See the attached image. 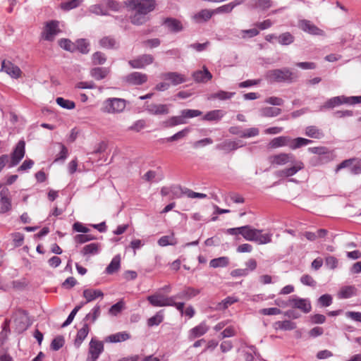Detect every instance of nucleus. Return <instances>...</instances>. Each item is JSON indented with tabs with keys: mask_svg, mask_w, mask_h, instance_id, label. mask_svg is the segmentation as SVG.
I'll return each instance as SVG.
<instances>
[{
	"mask_svg": "<svg viewBox=\"0 0 361 361\" xmlns=\"http://www.w3.org/2000/svg\"><path fill=\"white\" fill-rule=\"evenodd\" d=\"M154 57L150 54H143L135 59L129 61L128 63L133 68H144L152 63Z\"/></svg>",
	"mask_w": 361,
	"mask_h": 361,
	"instance_id": "nucleus-15",
	"label": "nucleus"
},
{
	"mask_svg": "<svg viewBox=\"0 0 361 361\" xmlns=\"http://www.w3.org/2000/svg\"><path fill=\"white\" fill-rule=\"evenodd\" d=\"M238 299L234 296H228L223 300L221 302H219L216 307L218 310H224L228 308L230 305L238 302Z\"/></svg>",
	"mask_w": 361,
	"mask_h": 361,
	"instance_id": "nucleus-38",
	"label": "nucleus"
},
{
	"mask_svg": "<svg viewBox=\"0 0 361 361\" xmlns=\"http://www.w3.org/2000/svg\"><path fill=\"white\" fill-rule=\"evenodd\" d=\"M90 11L92 13L99 16H107L109 13L104 4V0L99 4H96L90 6Z\"/></svg>",
	"mask_w": 361,
	"mask_h": 361,
	"instance_id": "nucleus-41",
	"label": "nucleus"
},
{
	"mask_svg": "<svg viewBox=\"0 0 361 361\" xmlns=\"http://www.w3.org/2000/svg\"><path fill=\"white\" fill-rule=\"evenodd\" d=\"M121 259L119 256H115L110 264L106 268V272L109 274H111L117 271L120 268Z\"/></svg>",
	"mask_w": 361,
	"mask_h": 361,
	"instance_id": "nucleus-39",
	"label": "nucleus"
},
{
	"mask_svg": "<svg viewBox=\"0 0 361 361\" xmlns=\"http://www.w3.org/2000/svg\"><path fill=\"white\" fill-rule=\"evenodd\" d=\"M56 102L58 105L66 109H73L75 107V104L74 102L65 99L63 97H57Z\"/></svg>",
	"mask_w": 361,
	"mask_h": 361,
	"instance_id": "nucleus-45",
	"label": "nucleus"
},
{
	"mask_svg": "<svg viewBox=\"0 0 361 361\" xmlns=\"http://www.w3.org/2000/svg\"><path fill=\"white\" fill-rule=\"evenodd\" d=\"M161 79L168 81L171 85H176L180 82V77L176 73H162L160 76Z\"/></svg>",
	"mask_w": 361,
	"mask_h": 361,
	"instance_id": "nucleus-30",
	"label": "nucleus"
},
{
	"mask_svg": "<svg viewBox=\"0 0 361 361\" xmlns=\"http://www.w3.org/2000/svg\"><path fill=\"white\" fill-rule=\"evenodd\" d=\"M99 44L103 48L114 49L116 48L117 43L113 37H104L100 39Z\"/></svg>",
	"mask_w": 361,
	"mask_h": 361,
	"instance_id": "nucleus-43",
	"label": "nucleus"
},
{
	"mask_svg": "<svg viewBox=\"0 0 361 361\" xmlns=\"http://www.w3.org/2000/svg\"><path fill=\"white\" fill-rule=\"evenodd\" d=\"M101 310L99 305L94 306L90 311V313L86 314L85 317L83 322L87 323V322L90 321L92 323H94L97 318L100 316Z\"/></svg>",
	"mask_w": 361,
	"mask_h": 361,
	"instance_id": "nucleus-33",
	"label": "nucleus"
},
{
	"mask_svg": "<svg viewBox=\"0 0 361 361\" xmlns=\"http://www.w3.org/2000/svg\"><path fill=\"white\" fill-rule=\"evenodd\" d=\"M274 328L276 330L281 329L284 331L293 330L296 328V324L290 320L278 321L274 324Z\"/></svg>",
	"mask_w": 361,
	"mask_h": 361,
	"instance_id": "nucleus-28",
	"label": "nucleus"
},
{
	"mask_svg": "<svg viewBox=\"0 0 361 361\" xmlns=\"http://www.w3.org/2000/svg\"><path fill=\"white\" fill-rule=\"evenodd\" d=\"M83 296L86 299V302H90L97 298H102L104 293L98 289H85L83 290Z\"/></svg>",
	"mask_w": 361,
	"mask_h": 361,
	"instance_id": "nucleus-26",
	"label": "nucleus"
},
{
	"mask_svg": "<svg viewBox=\"0 0 361 361\" xmlns=\"http://www.w3.org/2000/svg\"><path fill=\"white\" fill-rule=\"evenodd\" d=\"M295 158V155L292 153L281 152L269 156L268 160L271 166H283L293 161Z\"/></svg>",
	"mask_w": 361,
	"mask_h": 361,
	"instance_id": "nucleus-9",
	"label": "nucleus"
},
{
	"mask_svg": "<svg viewBox=\"0 0 361 361\" xmlns=\"http://www.w3.org/2000/svg\"><path fill=\"white\" fill-rule=\"evenodd\" d=\"M99 250V243H90L83 247L81 254L83 255H97Z\"/></svg>",
	"mask_w": 361,
	"mask_h": 361,
	"instance_id": "nucleus-32",
	"label": "nucleus"
},
{
	"mask_svg": "<svg viewBox=\"0 0 361 361\" xmlns=\"http://www.w3.org/2000/svg\"><path fill=\"white\" fill-rule=\"evenodd\" d=\"M104 4L106 9L109 8L113 11H118L122 7L121 4L115 0H104Z\"/></svg>",
	"mask_w": 361,
	"mask_h": 361,
	"instance_id": "nucleus-55",
	"label": "nucleus"
},
{
	"mask_svg": "<svg viewBox=\"0 0 361 361\" xmlns=\"http://www.w3.org/2000/svg\"><path fill=\"white\" fill-rule=\"evenodd\" d=\"M94 239L95 238L93 235L87 233L78 234L74 237V241L78 244H82Z\"/></svg>",
	"mask_w": 361,
	"mask_h": 361,
	"instance_id": "nucleus-56",
	"label": "nucleus"
},
{
	"mask_svg": "<svg viewBox=\"0 0 361 361\" xmlns=\"http://www.w3.org/2000/svg\"><path fill=\"white\" fill-rule=\"evenodd\" d=\"M75 50L78 49L82 54H87L90 51L89 43L85 39H79L75 43Z\"/></svg>",
	"mask_w": 361,
	"mask_h": 361,
	"instance_id": "nucleus-44",
	"label": "nucleus"
},
{
	"mask_svg": "<svg viewBox=\"0 0 361 361\" xmlns=\"http://www.w3.org/2000/svg\"><path fill=\"white\" fill-rule=\"evenodd\" d=\"M300 282L307 286L315 287L317 285L316 281L308 274H304L300 278Z\"/></svg>",
	"mask_w": 361,
	"mask_h": 361,
	"instance_id": "nucleus-60",
	"label": "nucleus"
},
{
	"mask_svg": "<svg viewBox=\"0 0 361 361\" xmlns=\"http://www.w3.org/2000/svg\"><path fill=\"white\" fill-rule=\"evenodd\" d=\"M11 209V200L8 188H3L0 192V214H4Z\"/></svg>",
	"mask_w": 361,
	"mask_h": 361,
	"instance_id": "nucleus-14",
	"label": "nucleus"
},
{
	"mask_svg": "<svg viewBox=\"0 0 361 361\" xmlns=\"http://www.w3.org/2000/svg\"><path fill=\"white\" fill-rule=\"evenodd\" d=\"M361 103L360 96L346 97L336 96L327 99L321 106L320 110L331 109L342 104L355 105Z\"/></svg>",
	"mask_w": 361,
	"mask_h": 361,
	"instance_id": "nucleus-3",
	"label": "nucleus"
},
{
	"mask_svg": "<svg viewBox=\"0 0 361 361\" xmlns=\"http://www.w3.org/2000/svg\"><path fill=\"white\" fill-rule=\"evenodd\" d=\"M124 308V302L122 300L118 301L112 305L109 310V314L112 316L118 315Z\"/></svg>",
	"mask_w": 361,
	"mask_h": 361,
	"instance_id": "nucleus-53",
	"label": "nucleus"
},
{
	"mask_svg": "<svg viewBox=\"0 0 361 361\" xmlns=\"http://www.w3.org/2000/svg\"><path fill=\"white\" fill-rule=\"evenodd\" d=\"M59 32V21L51 20L46 23L42 32V37L45 40L53 41Z\"/></svg>",
	"mask_w": 361,
	"mask_h": 361,
	"instance_id": "nucleus-11",
	"label": "nucleus"
},
{
	"mask_svg": "<svg viewBox=\"0 0 361 361\" xmlns=\"http://www.w3.org/2000/svg\"><path fill=\"white\" fill-rule=\"evenodd\" d=\"M110 71L108 68L97 67L90 70V75L97 80L105 78Z\"/></svg>",
	"mask_w": 361,
	"mask_h": 361,
	"instance_id": "nucleus-25",
	"label": "nucleus"
},
{
	"mask_svg": "<svg viewBox=\"0 0 361 361\" xmlns=\"http://www.w3.org/2000/svg\"><path fill=\"white\" fill-rule=\"evenodd\" d=\"M224 112L222 110H212L207 112L203 117L206 121H219L224 116Z\"/></svg>",
	"mask_w": 361,
	"mask_h": 361,
	"instance_id": "nucleus-35",
	"label": "nucleus"
},
{
	"mask_svg": "<svg viewBox=\"0 0 361 361\" xmlns=\"http://www.w3.org/2000/svg\"><path fill=\"white\" fill-rule=\"evenodd\" d=\"M163 321L162 311H159L154 316L150 317L147 320V324L149 326H153L159 325Z\"/></svg>",
	"mask_w": 361,
	"mask_h": 361,
	"instance_id": "nucleus-54",
	"label": "nucleus"
},
{
	"mask_svg": "<svg viewBox=\"0 0 361 361\" xmlns=\"http://www.w3.org/2000/svg\"><path fill=\"white\" fill-rule=\"evenodd\" d=\"M126 101L121 98H108L102 103L101 110L106 114H119L124 111Z\"/></svg>",
	"mask_w": 361,
	"mask_h": 361,
	"instance_id": "nucleus-5",
	"label": "nucleus"
},
{
	"mask_svg": "<svg viewBox=\"0 0 361 361\" xmlns=\"http://www.w3.org/2000/svg\"><path fill=\"white\" fill-rule=\"evenodd\" d=\"M178 243L177 240L174 238L173 235H164L161 237L158 240V244L160 246H166L169 245H175Z\"/></svg>",
	"mask_w": 361,
	"mask_h": 361,
	"instance_id": "nucleus-48",
	"label": "nucleus"
},
{
	"mask_svg": "<svg viewBox=\"0 0 361 361\" xmlns=\"http://www.w3.org/2000/svg\"><path fill=\"white\" fill-rule=\"evenodd\" d=\"M130 338V335L125 332H118L114 334H111L106 337L105 341L109 343H118L125 341Z\"/></svg>",
	"mask_w": 361,
	"mask_h": 361,
	"instance_id": "nucleus-27",
	"label": "nucleus"
},
{
	"mask_svg": "<svg viewBox=\"0 0 361 361\" xmlns=\"http://www.w3.org/2000/svg\"><path fill=\"white\" fill-rule=\"evenodd\" d=\"M229 263V259L227 257H221L213 259L210 261L209 265L212 267H226Z\"/></svg>",
	"mask_w": 361,
	"mask_h": 361,
	"instance_id": "nucleus-42",
	"label": "nucleus"
},
{
	"mask_svg": "<svg viewBox=\"0 0 361 361\" xmlns=\"http://www.w3.org/2000/svg\"><path fill=\"white\" fill-rule=\"evenodd\" d=\"M135 13L131 16L130 21L133 24L140 25H142L146 22L147 18L145 13L137 12V11H133Z\"/></svg>",
	"mask_w": 361,
	"mask_h": 361,
	"instance_id": "nucleus-40",
	"label": "nucleus"
},
{
	"mask_svg": "<svg viewBox=\"0 0 361 361\" xmlns=\"http://www.w3.org/2000/svg\"><path fill=\"white\" fill-rule=\"evenodd\" d=\"M64 345V338L61 336H56L54 338L51 343V348L53 350H59Z\"/></svg>",
	"mask_w": 361,
	"mask_h": 361,
	"instance_id": "nucleus-57",
	"label": "nucleus"
},
{
	"mask_svg": "<svg viewBox=\"0 0 361 361\" xmlns=\"http://www.w3.org/2000/svg\"><path fill=\"white\" fill-rule=\"evenodd\" d=\"M199 293L200 290L191 287H185L182 290V298L188 300L196 296Z\"/></svg>",
	"mask_w": 361,
	"mask_h": 361,
	"instance_id": "nucleus-49",
	"label": "nucleus"
},
{
	"mask_svg": "<svg viewBox=\"0 0 361 361\" xmlns=\"http://www.w3.org/2000/svg\"><path fill=\"white\" fill-rule=\"evenodd\" d=\"M209 330L208 326L205 322H202L199 325L195 326L190 331L189 338L192 340L205 334Z\"/></svg>",
	"mask_w": 361,
	"mask_h": 361,
	"instance_id": "nucleus-21",
	"label": "nucleus"
},
{
	"mask_svg": "<svg viewBox=\"0 0 361 361\" xmlns=\"http://www.w3.org/2000/svg\"><path fill=\"white\" fill-rule=\"evenodd\" d=\"M355 288L353 286H347L342 288L339 293V296L341 298H349L354 293Z\"/></svg>",
	"mask_w": 361,
	"mask_h": 361,
	"instance_id": "nucleus-64",
	"label": "nucleus"
},
{
	"mask_svg": "<svg viewBox=\"0 0 361 361\" xmlns=\"http://www.w3.org/2000/svg\"><path fill=\"white\" fill-rule=\"evenodd\" d=\"M298 27L304 32L312 35H324V32L308 20L298 21Z\"/></svg>",
	"mask_w": 361,
	"mask_h": 361,
	"instance_id": "nucleus-13",
	"label": "nucleus"
},
{
	"mask_svg": "<svg viewBox=\"0 0 361 361\" xmlns=\"http://www.w3.org/2000/svg\"><path fill=\"white\" fill-rule=\"evenodd\" d=\"M288 136H279L272 139L269 142V146L271 148H278L284 146L288 147Z\"/></svg>",
	"mask_w": 361,
	"mask_h": 361,
	"instance_id": "nucleus-31",
	"label": "nucleus"
},
{
	"mask_svg": "<svg viewBox=\"0 0 361 361\" xmlns=\"http://www.w3.org/2000/svg\"><path fill=\"white\" fill-rule=\"evenodd\" d=\"M82 0H69L61 4V8L64 11H70L77 8L81 4Z\"/></svg>",
	"mask_w": 361,
	"mask_h": 361,
	"instance_id": "nucleus-47",
	"label": "nucleus"
},
{
	"mask_svg": "<svg viewBox=\"0 0 361 361\" xmlns=\"http://www.w3.org/2000/svg\"><path fill=\"white\" fill-rule=\"evenodd\" d=\"M146 110L153 115H162L169 113V106L166 104H150L147 106Z\"/></svg>",
	"mask_w": 361,
	"mask_h": 361,
	"instance_id": "nucleus-19",
	"label": "nucleus"
},
{
	"mask_svg": "<svg viewBox=\"0 0 361 361\" xmlns=\"http://www.w3.org/2000/svg\"><path fill=\"white\" fill-rule=\"evenodd\" d=\"M259 113L262 117H275L281 113V109L276 107L267 106L262 108Z\"/></svg>",
	"mask_w": 361,
	"mask_h": 361,
	"instance_id": "nucleus-29",
	"label": "nucleus"
},
{
	"mask_svg": "<svg viewBox=\"0 0 361 361\" xmlns=\"http://www.w3.org/2000/svg\"><path fill=\"white\" fill-rule=\"evenodd\" d=\"M90 331L89 324L87 323L83 324V326L78 330L74 344L77 348H79L82 341L85 339Z\"/></svg>",
	"mask_w": 361,
	"mask_h": 361,
	"instance_id": "nucleus-24",
	"label": "nucleus"
},
{
	"mask_svg": "<svg viewBox=\"0 0 361 361\" xmlns=\"http://www.w3.org/2000/svg\"><path fill=\"white\" fill-rule=\"evenodd\" d=\"M289 164H291V166L284 168L279 171L278 172L279 176L285 178L293 176L298 171L302 170L305 167L304 163L300 160L296 159L295 158L293 159V161H290Z\"/></svg>",
	"mask_w": 361,
	"mask_h": 361,
	"instance_id": "nucleus-10",
	"label": "nucleus"
},
{
	"mask_svg": "<svg viewBox=\"0 0 361 361\" xmlns=\"http://www.w3.org/2000/svg\"><path fill=\"white\" fill-rule=\"evenodd\" d=\"M60 147V152L56 155L54 161H64L68 157V149L61 143L59 144Z\"/></svg>",
	"mask_w": 361,
	"mask_h": 361,
	"instance_id": "nucleus-61",
	"label": "nucleus"
},
{
	"mask_svg": "<svg viewBox=\"0 0 361 361\" xmlns=\"http://www.w3.org/2000/svg\"><path fill=\"white\" fill-rule=\"evenodd\" d=\"M202 112L196 109H185L182 110V120L184 118H194L202 115ZM183 121H182V123Z\"/></svg>",
	"mask_w": 361,
	"mask_h": 361,
	"instance_id": "nucleus-52",
	"label": "nucleus"
},
{
	"mask_svg": "<svg viewBox=\"0 0 361 361\" xmlns=\"http://www.w3.org/2000/svg\"><path fill=\"white\" fill-rule=\"evenodd\" d=\"M248 348L251 352H244L243 355L245 361H254V355L257 357H260V354L257 352L255 345H250Z\"/></svg>",
	"mask_w": 361,
	"mask_h": 361,
	"instance_id": "nucleus-51",
	"label": "nucleus"
},
{
	"mask_svg": "<svg viewBox=\"0 0 361 361\" xmlns=\"http://www.w3.org/2000/svg\"><path fill=\"white\" fill-rule=\"evenodd\" d=\"M353 163L352 164L350 171L351 173L357 175L361 173V159H353Z\"/></svg>",
	"mask_w": 361,
	"mask_h": 361,
	"instance_id": "nucleus-63",
	"label": "nucleus"
},
{
	"mask_svg": "<svg viewBox=\"0 0 361 361\" xmlns=\"http://www.w3.org/2000/svg\"><path fill=\"white\" fill-rule=\"evenodd\" d=\"M235 94V92H229L223 90H220L216 93H213L209 95L208 97L209 99H220V100H226L229 99Z\"/></svg>",
	"mask_w": 361,
	"mask_h": 361,
	"instance_id": "nucleus-37",
	"label": "nucleus"
},
{
	"mask_svg": "<svg viewBox=\"0 0 361 361\" xmlns=\"http://www.w3.org/2000/svg\"><path fill=\"white\" fill-rule=\"evenodd\" d=\"M263 230L254 228L247 225L237 228L227 229L226 233L229 235H241L246 240L255 242L258 245L268 244L271 242L272 233H262Z\"/></svg>",
	"mask_w": 361,
	"mask_h": 361,
	"instance_id": "nucleus-1",
	"label": "nucleus"
},
{
	"mask_svg": "<svg viewBox=\"0 0 361 361\" xmlns=\"http://www.w3.org/2000/svg\"><path fill=\"white\" fill-rule=\"evenodd\" d=\"M126 5L132 11L147 14L154 9L156 2L155 0H130Z\"/></svg>",
	"mask_w": 361,
	"mask_h": 361,
	"instance_id": "nucleus-7",
	"label": "nucleus"
},
{
	"mask_svg": "<svg viewBox=\"0 0 361 361\" xmlns=\"http://www.w3.org/2000/svg\"><path fill=\"white\" fill-rule=\"evenodd\" d=\"M297 76L288 68H278L268 71L265 78L271 82L292 83Z\"/></svg>",
	"mask_w": 361,
	"mask_h": 361,
	"instance_id": "nucleus-2",
	"label": "nucleus"
},
{
	"mask_svg": "<svg viewBox=\"0 0 361 361\" xmlns=\"http://www.w3.org/2000/svg\"><path fill=\"white\" fill-rule=\"evenodd\" d=\"M241 147H243V144H241V142L240 140L231 141L229 140H226L216 145L215 148L218 150L224 151L225 153H228L231 151L235 150Z\"/></svg>",
	"mask_w": 361,
	"mask_h": 361,
	"instance_id": "nucleus-16",
	"label": "nucleus"
},
{
	"mask_svg": "<svg viewBox=\"0 0 361 361\" xmlns=\"http://www.w3.org/2000/svg\"><path fill=\"white\" fill-rule=\"evenodd\" d=\"M164 25L173 32H177L179 30V22L172 18H166L164 20Z\"/></svg>",
	"mask_w": 361,
	"mask_h": 361,
	"instance_id": "nucleus-58",
	"label": "nucleus"
},
{
	"mask_svg": "<svg viewBox=\"0 0 361 361\" xmlns=\"http://www.w3.org/2000/svg\"><path fill=\"white\" fill-rule=\"evenodd\" d=\"M104 350L102 342L92 339L90 342L88 357L86 361H96Z\"/></svg>",
	"mask_w": 361,
	"mask_h": 361,
	"instance_id": "nucleus-12",
	"label": "nucleus"
},
{
	"mask_svg": "<svg viewBox=\"0 0 361 361\" xmlns=\"http://www.w3.org/2000/svg\"><path fill=\"white\" fill-rule=\"evenodd\" d=\"M182 195H185L188 198H200L203 199L207 197L204 193L196 192L188 188H182Z\"/></svg>",
	"mask_w": 361,
	"mask_h": 361,
	"instance_id": "nucleus-50",
	"label": "nucleus"
},
{
	"mask_svg": "<svg viewBox=\"0 0 361 361\" xmlns=\"http://www.w3.org/2000/svg\"><path fill=\"white\" fill-rule=\"evenodd\" d=\"M318 303L321 307H329L332 303V297L329 294H324L318 299Z\"/></svg>",
	"mask_w": 361,
	"mask_h": 361,
	"instance_id": "nucleus-62",
	"label": "nucleus"
},
{
	"mask_svg": "<svg viewBox=\"0 0 361 361\" xmlns=\"http://www.w3.org/2000/svg\"><path fill=\"white\" fill-rule=\"evenodd\" d=\"M294 39V36L289 32L282 33L277 37L279 43L285 46L292 44Z\"/></svg>",
	"mask_w": 361,
	"mask_h": 361,
	"instance_id": "nucleus-36",
	"label": "nucleus"
},
{
	"mask_svg": "<svg viewBox=\"0 0 361 361\" xmlns=\"http://www.w3.org/2000/svg\"><path fill=\"white\" fill-rule=\"evenodd\" d=\"M126 79L130 84L140 85L147 82V75L140 72H133L128 74Z\"/></svg>",
	"mask_w": 361,
	"mask_h": 361,
	"instance_id": "nucleus-18",
	"label": "nucleus"
},
{
	"mask_svg": "<svg viewBox=\"0 0 361 361\" xmlns=\"http://www.w3.org/2000/svg\"><path fill=\"white\" fill-rule=\"evenodd\" d=\"M25 154V142L21 140L18 141L12 153L11 154L10 168L17 166L23 159Z\"/></svg>",
	"mask_w": 361,
	"mask_h": 361,
	"instance_id": "nucleus-8",
	"label": "nucleus"
},
{
	"mask_svg": "<svg viewBox=\"0 0 361 361\" xmlns=\"http://www.w3.org/2000/svg\"><path fill=\"white\" fill-rule=\"evenodd\" d=\"M312 142V141L311 140H308L306 138L297 137L293 139L290 137H289L288 147L293 150H295L298 148H300L301 147L307 145Z\"/></svg>",
	"mask_w": 361,
	"mask_h": 361,
	"instance_id": "nucleus-23",
	"label": "nucleus"
},
{
	"mask_svg": "<svg viewBox=\"0 0 361 361\" xmlns=\"http://www.w3.org/2000/svg\"><path fill=\"white\" fill-rule=\"evenodd\" d=\"M59 46L66 51L73 52L75 51V44L68 39H61L59 41Z\"/></svg>",
	"mask_w": 361,
	"mask_h": 361,
	"instance_id": "nucleus-46",
	"label": "nucleus"
},
{
	"mask_svg": "<svg viewBox=\"0 0 361 361\" xmlns=\"http://www.w3.org/2000/svg\"><path fill=\"white\" fill-rule=\"evenodd\" d=\"M283 306L298 309L305 314L309 313L312 310L311 302L309 299L300 298L297 295L290 296L283 304Z\"/></svg>",
	"mask_w": 361,
	"mask_h": 361,
	"instance_id": "nucleus-6",
	"label": "nucleus"
},
{
	"mask_svg": "<svg viewBox=\"0 0 361 361\" xmlns=\"http://www.w3.org/2000/svg\"><path fill=\"white\" fill-rule=\"evenodd\" d=\"M305 135L315 139H320L324 137L323 132L314 126H307L305 128Z\"/></svg>",
	"mask_w": 361,
	"mask_h": 361,
	"instance_id": "nucleus-34",
	"label": "nucleus"
},
{
	"mask_svg": "<svg viewBox=\"0 0 361 361\" xmlns=\"http://www.w3.org/2000/svg\"><path fill=\"white\" fill-rule=\"evenodd\" d=\"M192 76L196 82L202 83H206L212 78V73L205 66L203 67V70L194 72Z\"/></svg>",
	"mask_w": 361,
	"mask_h": 361,
	"instance_id": "nucleus-20",
	"label": "nucleus"
},
{
	"mask_svg": "<svg viewBox=\"0 0 361 361\" xmlns=\"http://www.w3.org/2000/svg\"><path fill=\"white\" fill-rule=\"evenodd\" d=\"M177 297H167L159 290L154 294L147 296V300L154 307L175 306L180 310V302L176 301Z\"/></svg>",
	"mask_w": 361,
	"mask_h": 361,
	"instance_id": "nucleus-4",
	"label": "nucleus"
},
{
	"mask_svg": "<svg viewBox=\"0 0 361 361\" xmlns=\"http://www.w3.org/2000/svg\"><path fill=\"white\" fill-rule=\"evenodd\" d=\"M271 6V0H255V7L263 11L269 8Z\"/></svg>",
	"mask_w": 361,
	"mask_h": 361,
	"instance_id": "nucleus-59",
	"label": "nucleus"
},
{
	"mask_svg": "<svg viewBox=\"0 0 361 361\" xmlns=\"http://www.w3.org/2000/svg\"><path fill=\"white\" fill-rule=\"evenodd\" d=\"M1 71L6 73L11 78H18L20 76V69L11 61L4 60L1 63Z\"/></svg>",
	"mask_w": 361,
	"mask_h": 361,
	"instance_id": "nucleus-17",
	"label": "nucleus"
},
{
	"mask_svg": "<svg viewBox=\"0 0 361 361\" xmlns=\"http://www.w3.org/2000/svg\"><path fill=\"white\" fill-rule=\"evenodd\" d=\"M213 15H214L213 10L202 9L195 13L192 18L196 23H202L208 21Z\"/></svg>",
	"mask_w": 361,
	"mask_h": 361,
	"instance_id": "nucleus-22",
	"label": "nucleus"
}]
</instances>
